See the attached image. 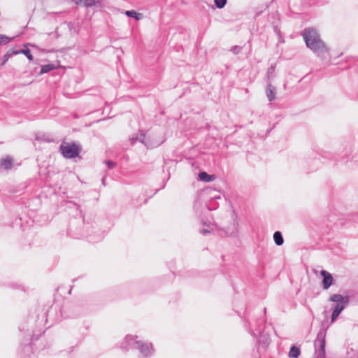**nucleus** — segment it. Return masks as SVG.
Returning <instances> with one entry per match:
<instances>
[{
	"label": "nucleus",
	"mask_w": 358,
	"mask_h": 358,
	"mask_svg": "<svg viewBox=\"0 0 358 358\" xmlns=\"http://www.w3.org/2000/svg\"><path fill=\"white\" fill-rule=\"evenodd\" d=\"M329 301L334 303V304H333L331 307L333 311L331 314L330 323H332L335 321V320L338 317L341 313L348 306L349 303V296H344L339 294H334L330 296Z\"/></svg>",
	"instance_id": "nucleus-2"
},
{
	"label": "nucleus",
	"mask_w": 358,
	"mask_h": 358,
	"mask_svg": "<svg viewBox=\"0 0 358 358\" xmlns=\"http://www.w3.org/2000/svg\"><path fill=\"white\" fill-rule=\"evenodd\" d=\"M13 159L11 157H6L0 160V166L4 170H10L13 167Z\"/></svg>",
	"instance_id": "nucleus-9"
},
{
	"label": "nucleus",
	"mask_w": 358,
	"mask_h": 358,
	"mask_svg": "<svg viewBox=\"0 0 358 358\" xmlns=\"http://www.w3.org/2000/svg\"><path fill=\"white\" fill-rule=\"evenodd\" d=\"M10 41V38L6 35L0 34V45H6Z\"/></svg>",
	"instance_id": "nucleus-18"
},
{
	"label": "nucleus",
	"mask_w": 358,
	"mask_h": 358,
	"mask_svg": "<svg viewBox=\"0 0 358 358\" xmlns=\"http://www.w3.org/2000/svg\"><path fill=\"white\" fill-rule=\"evenodd\" d=\"M299 355L300 349L294 345L292 346L289 352V357L290 358H298Z\"/></svg>",
	"instance_id": "nucleus-12"
},
{
	"label": "nucleus",
	"mask_w": 358,
	"mask_h": 358,
	"mask_svg": "<svg viewBox=\"0 0 358 358\" xmlns=\"http://www.w3.org/2000/svg\"><path fill=\"white\" fill-rule=\"evenodd\" d=\"M241 50V48L240 46H238V45H235L234 47H232L231 48V51L234 53H238Z\"/></svg>",
	"instance_id": "nucleus-23"
},
{
	"label": "nucleus",
	"mask_w": 358,
	"mask_h": 358,
	"mask_svg": "<svg viewBox=\"0 0 358 358\" xmlns=\"http://www.w3.org/2000/svg\"><path fill=\"white\" fill-rule=\"evenodd\" d=\"M105 164L107 165L108 168L110 169H113L116 166V164L110 160L105 161Z\"/></svg>",
	"instance_id": "nucleus-21"
},
{
	"label": "nucleus",
	"mask_w": 358,
	"mask_h": 358,
	"mask_svg": "<svg viewBox=\"0 0 358 358\" xmlns=\"http://www.w3.org/2000/svg\"><path fill=\"white\" fill-rule=\"evenodd\" d=\"M18 54L24 55L29 61H32L34 59V57L31 53V51L28 48L22 49V50H18Z\"/></svg>",
	"instance_id": "nucleus-15"
},
{
	"label": "nucleus",
	"mask_w": 358,
	"mask_h": 358,
	"mask_svg": "<svg viewBox=\"0 0 358 358\" xmlns=\"http://www.w3.org/2000/svg\"><path fill=\"white\" fill-rule=\"evenodd\" d=\"M329 322L328 320H324L321 323L320 330L317 334V340L320 343V348L318 349L317 358H325V336L327 329L329 327Z\"/></svg>",
	"instance_id": "nucleus-4"
},
{
	"label": "nucleus",
	"mask_w": 358,
	"mask_h": 358,
	"mask_svg": "<svg viewBox=\"0 0 358 358\" xmlns=\"http://www.w3.org/2000/svg\"><path fill=\"white\" fill-rule=\"evenodd\" d=\"M199 178L201 180L204 182H210L215 178L213 175H209L206 172L203 171L199 173Z\"/></svg>",
	"instance_id": "nucleus-10"
},
{
	"label": "nucleus",
	"mask_w": 358,
	"mask_h": 358,
	"mask_svg": "<svg viewBox=\"0 0 358 358\" xmlns=\"http://www.w3.org/2000/svg\"><path fill=\"white\" fill-rule=\"evenodd\" d=\"M9 59L10 57H8V56L6 54H5L3 56V64H5Z\"/></svg>",
	"instance_id": "nucleus-25"
},
{
	"label": "nucleus",
	"mask_w": 358,
	"mask_h": 358,
	"mask_svg": "<svg viewBox=\"0 0 358 358\" xmlns=\"http://www.w3.org/2000/svg\"><path fill=\"white\" fill-rule=\"evenodd\" d=\"M55 65L52 64L43 65L41 67L40 74H44V73H48L49 71L55 69Z\"/></svg>",
	"instance_id": "nucleus-14"
},
{
	"label": "nucleus",
	"mask_w": 358,
	"mask_h": 358,
	"mask_svg": "<svg viewBox=\"0 0 358 358\" xmlns=\"http://www.w3.org/2000/svg\"><path fill=\"white\" fill-rule=\"evenodd\" d=\"M125 15L129 17H133L136 20H139L143 17V14L136 12L135 10H127Z\"/></svg>",
	"instance_id": "nucleus-11"
},
{
	"label": "nucleus",
	"mask_w": 358,
	"mask_h": 358,
	"mask_svg": "<svg viewBox=\"0 0 358 358\" xmlns=\"http://www.w3.org/2000/svg\"><path fill=\"white\" fill-rule=\"evenodd\" d=\"M104 178L102 179V183L104 184Z\"/></svg>",
	"instance_id": "nucleus-26"
},
{
	"label": "nucleus",
	"mask_w": 358,
	"mask_h": 358,
	"mask_svg": "<svg viewBox=\"0 0 358 358\" xmlns=\"http://www.w3.org/2000/svg\"><path fill=\"white\" fill-rule=\"evenodd\" d=\"M259 358H260V357H259Z\"/></svg>",
	"instance_id": "nucleus-27"
},
{
	"label": "nucleus",
	"mask_w": 358,
	"mask_h": 358,
	"mask_svg": "<svg viewBox=\"0 0 358 358\" xmlns=\"http://www.w3.org/2000/svg\"><path fill=\"white\" fill-rule=\"evenodd\" d=\"M136 336H127L125 337V342L127 343L128 347L138 349L143 357L151 355L154 350L152 343L136 341Z\"/></svg>",
	"instance_id": "nucleus-3"
},
{
	"label": "nucleus",
	"mask_w": 358,
	"mask_h": 358,
	"mask_svg": "<svg viewBox=\"0 0 358 358\" xmlns=\"http://www.w3.org/2000/svg\"><path fill=\"white\" fill-rule=\"evenodd\" d=\"M215 6L218 8H222L227 3V0H214Z\"/></svg>",
	"instance_id": "nucleus-19"
},
{
	"label": "nucleus",
	"mask_w": 358,
	"mask_h": 358,
	"mask_svg": "<svg viewBox=\"0 0 358 358\" xmlns=\"http://www.w3.org/2000/svg\"><path fill=\"white\" fill-rule=\"evenodd\" d=\"M137 140H138L139 141H141V143H143V144L145 145H147L146 143L145 142V135L143 134H141V138H132L131 139V143H134L135 141H136Z\"/></svg>",
	"instance_id": "nucleus-20"
},
{
	"label": "nucleus",
	"mask_w": 358,
	"mask_h": 358,
	"mask_svg": "<svg viewBox=\"0 0 358 358\" xmlns=\"http://www.w3.org/2000/svg\"><path fill=\"white\" fill-rule=\"evenodd\" d=\"M76 3L78 4L79 3H83L85 6L90 7L92 6L95 4L96 0H75Z\"/></svg>",
	"instance_id": "nucleus-16"
},
{
	"label": "nucleus",
	"mask_w": 358,
	"mask_h": 358,
	"mask_svg": "<svg viewBox=\"0 0 358 358\" xmlns=\"http://www.w3.org/2000/svg\"><path fill=\"white\" fill-rule=\"evenodd\" d=\"M6 54L10 58L14 55H18V50H10Z\"/></svg>",
	"instance_id": "nucleus-22"
},
{
	"label": "nucleus",
	"mask_w": 358,
	"mask_h": 358,
	"mask_svg": "<svg viewBox=\"0 0 358 358\" xmlns=\"http://www.w3.org/2000/svg\"><path fill=\"white\" fill-rule=\"evenodd\" d=\"M273 239L277 245L280 246L283 244L284 240L282 234L280 231H275L274 233Z\"/></svg>",
	"instance_id": "nucleus-13"
},
{
	"label": "nucleus",
	"mask_w": 358,
	"mask_h": 358,
	"mask_svg": "<svg viewBox=\"0 0 358 358\" xmlns=\"http://www.w3.org/2000/svg\"><path fill=\"white\" fill-rule=\"evenodd\" d=\"M329 62V49L324 42L320 39V35L315 31V63L322 68Z\"/></svg>",
	"instance_id": "nucleus-1"
},
{
	"label": "nucleus",
	"mask_w": 358,
	"mask_h": 358,
	"mask_svg": "<svg viewBox=\"0 0 358 358\" xmlns=\"http://www.w3.org/2000/svg\"><path fill=\"white\" fill-rule=\"evenodd\" d=\"M274 73H275V66L272 65L270 66L266 73V76L268 78V82H271V80L274 77Z\"/></svg>",
	"instance_id": "nucleus-17"
},
{
	"label": "nucleus",
	"mask_w": 358,
	"mask_h": 358,
	"mask_svg": "<svg viewBox=\"0 0 358 358\" xmlns=\"http://www.w3.org/2000/svg\"><path fill=\"white\" fill-rule=\"evenodd\" d=\"M266 94L268 100L270 102H271L275 99L276 88L271 84V82H268L267 83Z\"/></svg>",
	"instance_id": "nucleus-8"
},
{
	"label": "nucleus",
	"mask_w": 358,
	"mask_h": 358,
	"mask_svg": "<svg viewBox=\"0 0 358 358\" xmlns=\"http://www.w3.org/2000/svg\"><path fill=\"white\" fill-rule=\"evenodd\" d=\"M200 233L203 234H206L210 233V231L208 229H203L200 230Z\"/></svg>",
	"instance_id": "nucleus-24"
},
{
	"label": "nucleus",
	"mask_w": 358,
	"mask_h": 358,
	"mask_svg": "<svg viewBox=\"0 0 358 358\" xmlns=\"http://www.w3.org/2000/svg\"><path fill=\"white\" fill-rule=\"evenodd\" d=\"M59 149L63 156L68 159L76 157L80 151V148L74 143L61 145Z\"/></svg>",
	"instance_id": "nucleus-5"
},
{
	"label": "nucleus",
	"mask_w": 358,
	"mask_h": 358,
	"mask_svg": "<svg viewBox=\"0 0 358 358\" xmlns=\"http://www.w3.org/2000/svg\"><path fill=\"white\" fill-rule=\"evenodd\" d=\"M302 36L308 48L313 50V34L311 29H306L302 32Z\"/></svg>",
	"instance_id": "nucleus-7"
},
{
	"label": "nucleus",
	"mask_w": 358,
	"mask_h": 358,
	"mask_svg": "<svg viewBox=\"0 0 358 358\" xmlns=\"http://www.w3.org/2000/svg\"><path fill=\"white\" fill-rule=\"evenodd\" d=\"M320 274L322 276V287L324 289H328L333 285V276L330 273L325 270L321 271Z\"/></svg>",
	"instance_id": "nucleus-6"
}]
</instances>
